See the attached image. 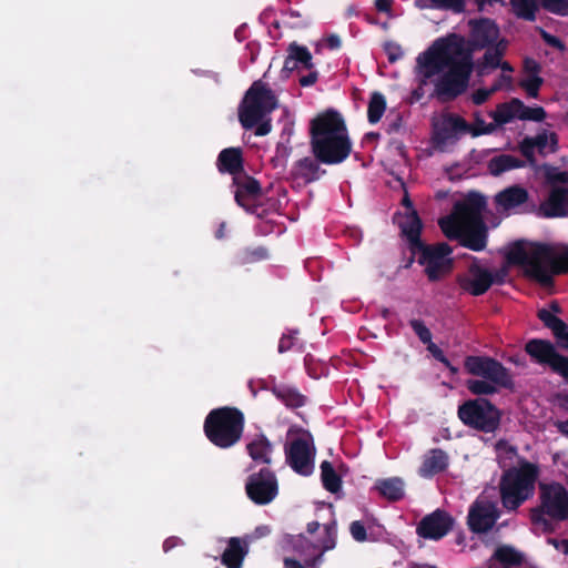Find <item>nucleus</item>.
Segmentation results:
<instances>
[{
    "instance_id": "f257e3e1",
    "label": "nucleus",
    "mask_w": 568,
    "mask_h": 568,
    "mask_svg": "<svg viewBox=\"0 0 568 568\" xmlns=\"http://www.w3.org/2000/svg\"><path fill=\"white\" fill-rule=\"evenodd\" d=\"M418 73L430 80L440 95L462 93L473 70L470 53L457 36L437 39L417 59Z\"/></svg>"
},
{
    "instance_id": "f03ea898",
    "label": "nucleus",
    "mask_w": 568,
    "mask_h": 568,
    "mask_svg": "<svg viewBox=\"0 0 568 568\" xmlns=\"http://www.w3.org/2000/svg\"><path fill=\"white\" fill-rule=\"evenodd\" d=\"M484 206V199L475 194L457 202L453 212L439 220L443 233L469 248H484L487 245V232L481 222Z\"/></svg>"
},
{
    "instance_id": "7ed1b4c3",
    "label": "nucleus",
    "mask_w": 568,
    "mask_h": 568,
    "mask_svg": "<svg viewBox=\"0 0 568 568\" xmlns=\"http://www.w3.org/2000/svg\"><path fill=\"white\" fill-rule=\"evenodd\" d=\"M312 149L323 163L343 162L351 153L352 144L342 115L335 111L318 114L312 121Z\"/></svg>"
},
{
    "instance_id": "20e7f679",
    "label": "nucleus",
    "mask_w": 568,
    "mask_h": 568,
    "mask_svg": "<svg viewBox=\"0 0 568 568\" xmlns=\"http://www.w3.org/2000/svg\"><path fill=\"white\" fill-rule=\"evenodd\" d=\"M465 371L483 379H468L467 389L476 396L497 394L499 388L514 389L511 372L490 356L469 355L464 359Z\"/></svg>"
},
{
    "instance_id": "39448f33",
    "label": "nucleus",
    "mask_w": 568,
    "mask_h": 568,
    "mask_svg": "<svg viewBox=\"0 0 568 568\" xmlns=\"http://www.w3.org/2000/svg\"><path fill=\"white\" fill-rule=\"evenodd\" d=\"M538 477V465L519 457L518 466L505 469L499 479L498 488L503 507L508 511H516L534 496Z\"/></svg>"
},
{
    "instance_id": "423d86ee",
    "label": "nucleus",
    "mask_w": 568,
    "mask_h": 568,
    "mask_svg": "<svg viewBox=\"0 0 568 568\" xmlns=\"http://www.w3.org/2000/svg\"><path fill=\"white\" fill-rule=\"evenodd\" d=\"M556 251H506L505 262L491 272L493 285H503L509 276L510 266H519L525 277L544 287L551 286L550 254Z\"/></svg>"
},
{
    "instance_id": "0eeeda50",
    "label": "nucleus",
    "mask_w": 568,
    "mask_h": 568,
    "mask_svg": "<svg viewBox=\"0 0 568 568\" xmlns=\"http://www.w3.org/2000/svg\"><path fill=\"white\" fill-rule=\"evenodd\" d=\"M245 426L241 409L223 406L212 409L205 417L203 430L206 438L221 449H229L240 443Z\"/></svg>"
},
{
    "instance_id": "6e6552de",
    "label": "nucleus",
    "mask_w": 568,
    "mask_h": 568,
    "mask_svg": "<svg viewBox=\"0 0 568 568\" xmlns=\"http://www.w3.org/2000/svg\"><path fill=\"white\" fill-rule=\"evenodd\" d=\"M276 99L273 93L261 82H254L246 92L239 116L244 128L260 125L256 129V135H265L271 131L270 121L264 118L276 108Z\"/></svg>"
},
{
    "instance_id": "1a4fd4ad",
    "label": "nucleus",
    "mask_w": 568,
    "mask_h": 568,
    "mask_svg": "<svg viewBox=\"0 0 568 568\" xmlns=\"http://www.w3.org/2000/svg\"><path fill=\"white\" fill-rule=\"evenodd\" d=\"M538 507L531 510V521L538 525H548L546 517L555 521L568 520V490L557 481L541 483L539 485Z\"/></svg>"
},
{
    "instance_id": "9d476101",
    "label": "nucleus",
    "mask_w": 568,
    "mask_h": 568,
    "mask_svg": "<svg viewBox=\"0 0 568 568\" xmlns=\"http://www.w3.org/2000/svg\"><path fill=\"white\" fill-rule=\"evenodd\" d=\"M457 416L475 430L495 433L500 426L501 412L489 399L477 397L459 405Z\"/></svg>"
},
{
    "instance_id": "9b49d317",
    "label": "nucleus",
    "mask_w": 568,
    "mask_h": 568,
    "mask_svg": "<svg viewBox=\"0 0 568 568\" xmlns=\"http://www.w3.org/2000/svg\"><path fill=\"white\" fill-rule=\"evenodd\" d=\"M496 130L495 122L487 123L480 115L476 114L473 124H468L464 119L457 115L444 116L440 122L435 124V139L438 143L456 139L459 133H470L473 136L491 133Z\"/></svg>"
},
{
    "instance_id": "f8f14e48",
    "label": "nucleus",
    "mask_w": 568,
    "mask_h": 568,
    "mask_svg": "<svg viewBox=\"0 0 568 568\" xmlns=\"http://www.w3.org/2000/svg\"><path fill=\"white\" fill-rule=\"evenodd\" d=\"M316 448L310 432L285 445L287 465L298 475L307 477L314 471Z\"/></svg>"
},
{
    "instance_id": "ddd939ff",
    "label": "nucleus",
    "mask_w": 568,
    "mask_h": 568,
    "mask_svg": "<svg viewBox=\"0 0 568 568\" xmlns=\"http://www.w3.org/2000/svg\"><path fill=\"white\" fill-rule=\"evenodd\" d=\"M245 493L255 505H268L278 495L276 475L268 467L251 474L245 483Z\"/></svg>"
},
{
    "instance_id": "4468645a",
    "label": "nucleus",
    "mask_w": 568,
    "mask_h": 568,
    "mask_svg": "<svg viewBox=\"0 0 568 568\" xmlns=\"http://www.w3.org/2000/svg\"><path fill=\"white\" fill-rule=\"evenodd\" d=\"M525 352L538 364L547 365L561 376L568 378V356L559 354L548 339L532 338L525 345Z\"/></svg>"
},
{
    "instance_id": "2eb2a0df",
    "label": "nucleus",
    "mask_w": 568,
    "mask_h": 568,
    "mask_svg": "<svg viewBox=\"0 0 568 568\" xmlns=\"http://www.w3.org/2000/svg\"><path fill=\"white\" fill-rule=\"evenodd\" d=\"M412 255L404 267H409L415 261V254L419 253L418 263L425 266V273L430 282H436L449 274L453 270L454 251H410Z\"/></svg>"
},
{
    "instance_id": "dca6fc26",
    "label": "nucleus",
    "mask_w": 568,
    "mask_h": 568,
    "mask_svg": "<svg viewBox=\"0 0 568 568\" xmlns=\"http://www.w3.org/2000/svg\"><path fill=\"white\" fill-rule=\"evenodd\" d=\"M499 518L496 505L488 500H475L468 510L467 525L470 531L483 534L489 531Z\"/></svg>"
},
{
    "instance_id": "f3484780",
    "label": "nucleus",
    "mask_w": 568,
    "mask_h": 568,
    "mask_svg": "<svg viewBox=\"0 0 568 568\" xmlns=\"http://www.w3.org/2000/svg\"><path fill=\"white\" fill-rule=\"evenodd\" d=\"M458 286L473 296L484 295L491 286V271L474 261L465 274L456 277Z\"/></svg>"
},
{
    "instance_id": "a211bd4d",
    "label": "nucleus",
    "mask_w": 568,
    "mask_h": 568,
    "mask_svg": "<svg viewBox=\"0 0 568 568\" xmlns=\"http://www.w3.org/2000/svg\"><path fill=\"white\" fill-rule=\"evenodd\" d=\"M454 520L446 511L437 509L425 516L418 524L417 535L432 540L445 537L453 528Z\"/></svg>"
},
{
    "instance_id": "6ab92c4d",
    "label": "nucleus",
    "mask_w": 568,
    "mask_h": 568,
    "mask_svg": "<svg viewBox=\"0 0 568 568\" xmlns=\"http://www.w3.org/2000/svg\"><path fill=\"white\" fill-rule=\"evenodd\" d=\"M397 223L403 234L408 240L414 248H445L443 245H426L424 246L419 241V233L422 230V222L416 211L400 212L396 216Z\"/></svg>"
},
{
    "instance_id": "aec40b11",
    "label": "nucleus",
    "mask_w": 568,
    "mask_h": 568,
    "mask_svg": "<svg viewBox=\"0 0 568 568\" xmlns=\"http://www.w3.org/2000/svg\"><path fill=\"white\" fill-rule=\"evenodd\" d=\"M539 213L545 217L568 215V189L554 186L548 197L540 204Z\"/></svg>"
},
{
    "instance_id": "412c9836",
    "label": "nucleus",
    "mask_w": 568,
    "mask_h": 568,
    "mask_svg": "<svg viewBox=\"0 0 568 568\" xmlns=\"http://www.w3.org/2000/svg\"><path fill=\"white\" fill-rule=\"evenodd\" d=\"M234 184L236 185L235 200L241 206L248 210L260 200L262 192L256 180L239 174L234 176Z\"/></svg>"
},
{
    "instance_id": "4be33fe9",
    "label": "nucleus",
    "mask_w": 568,
    "mask_h": 568,
    "mask_svg": "<svg viewBox=\"0 0 568 568\" xmlns=\"http://www.w3.org/2000/svg\"><path fill=\"white\" fill-rule=\"evenodd\" d=\"M288 409H297L306 405L307 396L302 394L297 387L283 383L272 382L267 388Z\"/></svg>"
},
{
    "instance_id": "5701e85b",
    "label": "nucleus",
    "mask_w": 568,
    "mask_h": 568,
    "mask_svg": "<svg viewBox=\"0 0 568 568\" xmlns=\"http://www.w3.org/2000/svg\"><path fill=\"white\" fill-rule=\"evenodd\" d=\"M248 554V545L239 537H231L221 556V562L226 568H242L244 558Z\"/></svg>"
},
{
    "instance_id": "b1692460",
    "label": "nucleus",
    "mask_w": 568,
    "mask_h": 568,
    "mask_svg": "<svg viewBox=\"0 0 568 568\" xmlns=\"http://www.w3.org/2000/svg\"><path fill=\"white\" fill-rule=\"evenodd\" d=\"M447 467L448 455L440 448H433L424 456L418 474L424 478H430L445 471Z\"/></svg>"
},
{
    "instance_id": "393cba45",
    "label": "nucleus",
    "mask_w": 568,
    "mask_h": 568,
    "mask_svg": "<svg viewBox=\"0 0 568 568\" xmlns=\"http://www.w3.org/2000/svg\"><path fill=\"white\" fill-rule=\"evenodd\" d=\"M537 316L547 328L551 329L559 346L568 349V325L546 308L539 310Z\"/></svg>"
},
{
    "instance_id": "a878e982",
    "label": "nucleus",
    "mask_w": 568,
    "mask_h": 568,
    "mask_svg": "<svg viewBox=\"0 0 568 568\" xmlns=\"http://www.w3.org/2000/svg\"><path fill=\"white\" fill-rule=\"evenodd\" d=\"M499 31L490 20H480L473 23L471 40L477 47H485L498 39Z\"/></svg>"
},
{
    "instance_id": "bb28decb",
    "label": "nucleus",
    "mask_w": 568,
    "mask_h": 568,
    "mask_svg": "<svg viewBox=\"0 0 568 568\" xmlns=\"http://www.w3.org/2000/svg\"><path fill=\"white\" fill-rule=\"evenodd\" d=\"M528 194L519 186L508 187L496 195V204L501 212H510L526 202Z\"/></svg>"
},
{
    "instance_id": "cd10ccee",
    "label": "nucleus",
    "mask_w": 568,
    "mask_h": 568,
    "mask_svg": "<svg viewBox=\"0 0 568 568\" xmlns=\"http://www.w3.org/2000/svg\"><path fill=\"white\" fill-rule=\"evenodd\" d=\"M287 58L284 63L285 70H294L297 68L312 69V54L306 47L292 43L287 49Z\"/></svg>"
},
{
    "instance_id": "c85d7f7f",
    "label": "nucleus",
    "mask_w": 568,
    "mask_h": 568,
    "mask_svg": "<svg viewBox=\"0 0 568 568\" xmlns=\"http://www.w3.org/2000/svg\"><path fill=\"white\" fill-rule=\"evenodd\" d=\"M523 149L526 154H530L535 149L541 154L552 153L557 149V135L545 131L536 138L525 140Z\"/></svg>"
},
{
    "instance_id": "c756f323",
    "label": "nucleus",
    "mask_w": 568,
    "mask_h": 568,
    "mask_svg": "<svg viewBox=\"0 0 568 568\" xmlns=\"http://www.w3.org/2000/svg\"><path fill=\"white\" fill-rule=\"evenodd\" d=\"M523 110V103L514 99L507 103L499 104L489 114L493 118L496 128L510 123L517 119L520 120V111Z\"/></svg>"
},
{
    "instance_id": "7c9ffc66",
    "label": "nucleus",
    "mask_w": 568,
    "mask_h": 568,
    "mask_svg": "<svg viewBox=\"0 0 568 568\" xmlns=\"http://www.w3.org/2000/svg\"><path fill=\"white\" fill-rule=\"evenodd\" d=\"M250 457L257 464L270 465L273 446L265 435L256 436L246 445Z\"/></svg>"
},
{
    "instance_id": "2f4dec72",
    "label": "nucleus",
    "mask_w": 568,
    "mask_h": 568,
    "mask_svg": "<svg viewBox=\"0 0 568 568\" xmlns=\"http://www.w3.org/2000/svg\"><path fill=\"white\" fill-rule=\"evenodd\" d=\"M375 489L389 501H398L404 497V481L398 477L377 480Z\"/></svg>"
},
{
    "instance_id": "473e14b6",
    "label": "nucleus",
    "mask_w": 568,
    "mask_h": 568,
    "mask_svg": "<svg viewBox=\"0 0 568 568\" xmlns=\"http://www.w3.org/2000/svg\"><path fill=\"white\" fill-rule=\"evenodd\" d=\"M219 165L221 171H226L235 176L242 169V155L240 149H226L220 153Z\"/></svg>"
},
{
    "instance_id": "72a5a7b5",
    "label": "nucleus",
    "mask_w": 568,
    "mask_h": 568,
    "mask_svg": "<svg viewBox=\"0 0 568 568\" xmlns=\"http://www.w3.org/2000/svg\"><path fill=\"white\" fill-rule=\"evenodd\" d=\"M321 480L323 487L332 494H336L342 488V478L328 460H323L321 464Z\"/></svg>"
},
{
    "instance_id": "f704fd0d",
    "label": "nucleus",
    "mask_w": 568,
    "mask_h": 568,
    "mask_svg": "<svg viewBox=\"0 0 568 568\" xmlns=\"http://www.w3.org/2000/svg\"><path fill=\"white\" fill-rule=\"evenodd\" d=\"M489 560H498L500 565L509 567L520 566L524 561V556L514 547L504 545L496 548Z\"/></svg>"
},
{
    "instance_id": "c9c22d12",
    "label": "nucleus",
    "mask_w": 568,
    "mask_h": 568,
    "mask_svg": "<svg viewBox=\"0 0 568 568\" xmlns=\"http://www.w3.org/2000/svg\"><path fill=\"white\" fill-rule=\"evenodd\" d=\"M541 82L542 80L538 75V65L534 61H527L526 75L521 80L520 85L530 97L536 98Z\"/></svg>"
},
{
    "instance_id": "e433bc0d",
    "label": "nucleus",
    "mask_w": 568,
    "mask_h": 568,
    "mask_svg": "<svg viewBox=\"0 0 568 568\" xmlns=\"http://www.w3.org/2000/svg\"><path fill=\"white\" fill-rule=\"evenodd\" d=\"M317 163L310 158H304L297 161L293 169L294 176L302 179L305 182L315 180L317 178Z\"/></svg>"
},
{
    "instance_id": "4c0bfd02",
    "label": "nucleus",
    "mask_w": 568,
    "mask_h": 568,
    "mask_svg": "<svg viewBox=\"0 0 568 568\" xmlns=\"http://www.w3.org/2000/svg\"><path fill=\"white\" fill-rule=\"evenodd\" d=\"M386 110V98L381 92H373L367 106V116L371 123H377Z\"/></svg>"
},
{
    "instance_id": "58836bf2",
    "label": "nucleus",
    "mask_w": 568,
    "mask_h": 568,
    "mask_svg": "<svg viewBox=\"0 0 568 568\" xmlns=\"http://www.w3.org/2000/svg\"><path fill=\"white\" fill-rule=\"evenodd\" d=\"M419 9H445L459 12L464 9L465 0H416Z\"/></svg>"
},
{
    "instance_id": "ea45409f",
    "label": "nucleus",
    "mask_w": 568,
    "mask_h": 568,
    "mask_svg": "<svg viewBox=\"0 0 568 568\" xmlns=\"http://www.w3.org/2000/svg\"><path fill=\"white\" fill-rule=\"evenodd\" d=\"M519 165V161L513 158L511 155H500L490 160L489 171L491 174L498 175L504 171L518 168Z\"/></svg>"
},
{
    "instance_id": "a19ab883",
    "label": "nucleus",
    "mask_w": 568,
    "mask_h": 568,
    "mask_svg": "<svg viewBox=\"0 0 568 568\" xmlns=\"http://www.w3.org/2000/svg\"><path fill=\"white\" fill-rule=\"evenodd\" d=\"M505 45L499 43L497 48L489 49L485 53L484 62L479 65V73L485 74L489 68L500 67L503 64L500 58Z\"/></svg>"
},
{
    "instance_id": "79ce46f5",
    "label": "nucleus",
    "mask_w": 568,
    "mask_h": 568,
    "mask_svg": "<svg viewBox=\"0 0 568 568\" xmlns=\"http://www.w3.org/2000/svg\"><path fill=\"white\" fill-rule=\"evenodd\" d=\"M551 277L568 273V251H556L550 254Z\"/></svg>"
},
{
    "instance_id": "37998d69",
    "label": "nucleus",
    "mask_w": 568,
    "mask_h": 568,
    "mask_svg": "<svg viewBox=\"0 0 568 568\" xmlns=\"http://www.w3.org/2000/svg\"><path fill=\"white\" fill-rule=\"evenodd\" d=\"M516 13L525 19H534L536 4L532 0H511Z\"/></svg>"
},
{
    "instance_id": "c03bdc74",
    "label": "nucleus",
    "mask_w": 568,
    "mask_h": 568,
    "mask_svg": "<svg viewBox=\"0 0 568 568\" xmlns=\"http://www.w3.org/2000/svg\"><path fill=\"white\" fill-rule=\"evenodd\" d=\"M500 68H501V74H500L499 79L491 87L494 92H496L498 90H503V89H510L511 84H513V78H511L513 68L507 62H503V64H500Z\"/></svg>"
},
{
    "instance_id": "a18cd8bd",
    "label": "nucleus",
    "mask_w": 568,
    "mask_h": 568,
    "mask_svg": "<svg viewBox=\"0 0 568 568\" xmlns=\"http://www.w3.org/2000/svg\"><path fill=\"white\" fill-rule=\"evenodd\" d=\"M409 326L414 333L418 336L423 344L430 343L433 335L430 329L425 325L422 320L413 318L409 321Z\"/></svg>"
},
{
    "instance_id": "49530a36",
    "label": "nucleus",
    "mask_w": 568,
    "mask_h": 568,
    "mask_svg": "<svg viewBox=\"0 0 568 568\" xmlns=\"http://www.w3.org/2000/svg\"><path fill=\"white\" fill-rule=\"evenodd\" d=\"M544 175L551 183L568 184V172H560L558 169L545 165L542 168Z\"/></svg>"
},
{
    "instance_id": "de8ad7c7",
    "label": "nucleus",
    "mask_w": 568,
    "mask_h": 568,
    "mask_svg": "<svg viewBox=\"0 0 568 568\" xmlns=\"http://www.w3.org/2000/svg\"><path fill=\"white\" fill-rule=\"evenodd\" d=\"M542 6L552 13L568 14V0H540Z\"/></svg>"
},
{
    "instance_id": "09e8293b",
    "label": "nucleus",
    "mask_w": 568,
    "mask_h": 568,
    "mask_svg": "<svg viewBox=\"0 0 568 568\" xmlns=\"http://www.w3.org/2000/svg\"><path fill=\"white\" fill-rule=\"evenodd\" d=\"M545 116L546 112L542 108H528L523 104V110L520 111V120L542 121Z\"/></svg>"
},
{
    "instance_id": "8fccbe9b",
    "label": "nucleus",
    "mask_w": 568,
    "mask_h": 568,
    "mask_svg": "<svg viewBox=\"0 0 568 568\" xmlns=\"http://www.w3.org/2000/svg\"><path fill=\"white\" fill-rule=\"evenodd\" d=\"M298 333V331L290 332L288 334H283V336L280 338L278 342V353L283 354L291 349H293L296 337L295 335Z\"/></svg>"
},
{
    "instance_id": "3c124183",
    "label": "nucleus",
    "mask_w": 568,
    "mask_h": 568,
    "mask_svg": "<svg viewBox=\"0 0 568 568\" xmlns=\"http://www.w3.org/2000/svg\"><path fill=\"white\" fill-rule=\"evenodd\" d=\"M349 531H351L352 537L356 541L363 542V541L367 540V531L362 521H359V520L353 521L349 526Z\"/></svg>"
},
{
    "instance_id": "603ef678",
    "label": "nucleus",
    "mask_w": 568,
    "mask_h": 568,
    "mask_svg": "<svg viewBox=\"0 0 568 568\" xmlns=\"http://www.w3.org/2000/svg\"><path fill=\"white\" fill-rule=\"evenodd\" d=\"M496 449L499 452H503L505 457L513 460L515 457L518 456L517 447L514 445H510L507 440L500 439L496 444Z\"/></svg>"
},
{
    "instance_id": "864d4df0",
    "label": "nucleus",
    "mask_w": 568,
    "mask_h": 568,
    "mask_svg": "<svg viewBox=\"0 0 568 568\" xmlns=\"http://www.w3.org/2000/svg\"><path fill=\"white\" fill-rule=\"evenodd\" d=\"M426 344H427V351L432 354V356L436 361L440 362L442 364H448V358L444 354V352L440 347H438L435 343H433V341H430V343H426Z\"/></svg>"
},
{
    "instance_id": "5fc2aeb1",
    "label": "nucleus",
    "mask_w": 568,
    "mask_h": 568,
    "mask_svg": "<svg viewBox=\"0 0 568 568\" xmlns=\"http://www.w3.org/2000/svg\"><path fill=\"white\" fill-rule=\"evenodd\" d=\"M386 53L390 61H396L403 55L402 48L396 43H387L385 45Z\"/></svg>"
},
{
    "instance_id": "6e6d98bb",
    "label": "nucleus",
    "mask_w": 568,
    "mask_h": 568,
    "mask_svg": "<svg viewBox=\"0 0 568 568\" xmlns=\"http://www.w3.org/2000/svg\"><path fill=\"white\" fill-rule=\"evenodd\" d=\"M494 93L493 89H479L473 93L471 99L475 104H481Z\"/></svg>"
},
{
    "instance_id": "4d7b16f0",
    "label": "nucleus",
    "mask_w": 568,
    "mask_h": 568,
    "mask_svg": "<svg viewBox=\"0 0 568 568\" xmlns=\"http://www.w3.org/2000/svg\"><path fill=\"white\" fill-rule=\"evenodd\" d=\"M322 43L326 45L328 49H338L341 47V38L337 34H329L323 38Z\"/></svg>"
},
{
    "instance_id": "13d9d810",
    "label": "nucleus",
    "mask_w": 568,
    "mask_h": 568,
    "mask_svg": "<svg viewBox=\"0 0 568 568\" xmlns=\"http://www.w3.org/2000/svg\"><path fill=\"white\" fill-rule=\"evenodd\" d=\"M513 248H538V250H541V248H551V247L547 244H539V243L532 244L526 240H519L514 243Z\"/></svg>"
},
{
    "instance_id": "bf43d9fd",
    "label": "nucleus",
    "mask_w": 568,
    "mask_h": 568,
    "mask_svg": "<svg viewBox=\"0 0 568 568\" xmlns=\"http://www.w3.org/2000/svg\"><path fill=\"white\" fill-rule=\"evenodd\" d=\"M316 81H317V72L316 71H313L310 74L302 77L300 79V83L303 87H310V85L314 84Z\"/></svg>"
},
{
    "instance_id": "052dcab7",
    "label": "nucleus",
    "mask_w": 568,
    "mask_h": 568,
    "mask_svg": "<svg viewBox=\"0 0 568 568\" xmlns=\"http://www.w3.org/2000/svg\"><path fill=\"white\" fill-rule=\"evenodd\" d=\"M336 546V537L333 536H325V538L322 541V549L323 551H328L335 548Z\"/></svg>"
},
{
    "instance_id": "680f3d73",
    "label": "nucleus",
    "mask_w": 568,
    "mask_h": 568,
    "mask_svg": "<svg viewBox=\"0 0 568 568\" xmlns=\"http://www.w3.org/2000/svg\"><path fill=\"white\" fill-rule=\"evenodd\" d=\"M266 257H267V251L258 250V251H251L250 255L247 256L246 260L250 262H254V261L264 260Z\"/></svg>"
},
{
    "instance_id": "e2e57ef3",
    "label": "nucleus",
    "mask_w": 568,
    "mask_h": 568,
    "mask_svg": "<svg viewBox=\"0 0 568 568\" xmlns=\"http://www.w3.org/2000/svg\"><path fill=\"white\" fill-rule=\"evenodd\" d=\"M179 542H180V538H178V537H169L163 542V550L165 552H168L171 549H173L174 547H176L179 545Z\"/></svg>"
},
{
    "instance_id": "0e129e2a",
    "label": "nucleus",
    "mask_w": 568,
    "mask_h": 568,
    "mask_svg": "<svg viewBox=\"0 0 568 568\" xmlns=\"http://www.w3.org/2000/svg\"><path fill=\"white\" fill-rule=\"evenodd\" d=\"M284 568H305L298 560L285 557L283 560Z\"/></svg>"
},
{
    "instance_id": "69168bd1",
    "label": "nucleus",
    "mask_w": 568,
    "mask_h": 568,
    "mask_svg": "<svg viewBox=\"0 0 568 568\" xmlns=\"http://www.w3.org/2000/svg\"><path fill=\"white\" fill-rule=\"evenodd\" d=\"M325 551H321L318 555L314 556L313 558H310L307 560H305V565L307 567H314L316 566L317 564H321L322 560H323V555H324Z\"/></svg>"
},
{
    "instance_id": "338daca9",
    "label": "nucleus",
    "mask_w": 568,
    "mask_h": 568,
    "mask_svg": "<svg viewBox=\"0 0 568 568\" xmlns=\"http://www.w3.org/2000/svg\"><path fill=\"white\" fill-rule=\"evenodd\" d=\"M392 0H376V7L379 11L387 12L390 9Z\"/></svg>"
},
{
    "instance_id": "774afa93",
    "label": "nucleus",
    "mask_w": 568,
    "mask_h": 568,
    "mask_svg": "<svg viewBox=\"0 0 568 568\" xmlns=\"http://www.w3.org/2000/svg\"><path fill=\"white\" fill-rule=\"evenodd\" d=\"M558 432L568 438V418L557 424Z\"/></svg>"
}]
</instances>
